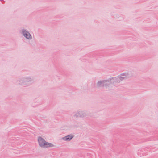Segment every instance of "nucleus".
<instances>
[{
  "label": "nucleus",
  "instance_id": "f257e3e1",
  "mask_svg": "<svg viewBox=\"0 0 158 158\" xmlns=\"http://www.w3.org/2000/svg\"><path fill=\"white\" fill-rule=\"evenodd\" d=\"M18 81L19 84L25 87H27L34 82V79L31 76H25L19 78Z\"/></svg>",
  "mask_w": 158,
  "mask_h": 158
},
{
  "label": "nucleus",
  "instance_id": "f03ea898",
  "mask_svg": "<svg viewBox=\"0 0 158 158\" xmlns=\"http://www.w3.org/2000/svg\"><path fill=\"white\" fill-rule=\"evenodd\" d=\"M38 141L39 145L42 148H48V147H53L54 145L52 143H48L46 141L41 137H38Z\"/></svg>",
  "mask_w": 158,
  "mask_h": 158
},
{
  "label": "nucleus",
  "instance_id": "7ed1b4c3",
  "mask_svg": "<svg viewBox=\"0 0 158 158\" xmlns=\"http://www.w3.org/2000/svg\"><path fill=\"white\" fill-rule=\"evenodd\" d=\"M85 111L83 110L77 111L73 115L74 118H83L86 116Z\"/></svg>",
  "mask_w": 158,
  "mask_h": 158
},
{
  "label": "nucleus",
  "instance_id": "20e7f679",
  "mask_svg": "<svg viewBox=\"0 0 158 158\" xmlns=\"http://www.w3.org/2000/svg\"><path fill=\"white\" fill-rule=\"evenodd\" d=\"M21 33L27 39L31 40L32 36L30 33L26 30L24 29L21 30Z\"/></svg>",
  "mask_w": 158,
  "mask_h": 158
},
{
  "label": "nucleus",
  "instance_id": "39448f33",
  "mask_svg": "<svg viewBox=\"0 0 158 158\" xmlns=\"http://www.w3.org/2000/svg\"><path fill=\"white\" fill-rule=\"evenodd\" d=\"M73 137L74 136L72 134H70L63 137L61 139L64 141H69L71 140Z\"/></svg>",
  "mask_w": 158,
  "mask_h": 158
},
{
  "label": "nucleus",
  "instance_id": "423d86ee",
  "mask_svg": "<svg viewBox=\"0 0 158 158\" xmlns=\"http://www.w3.org/2000/svg\"><path fill=\"white\" fill-rule=\"evenodd\" d=\"M110 79H111L112 83L114 84L115 83H119L120 82L119 76L111 78Z\"/></svg>",
  "mask_w": 158,
  "mask_h": 158
},
{
  "label": "nucleus",
  "instance_id": "0eeeda50",
  "mask_svg": "<svg viewBox=\"0 0 158 158\" xmlns=\"http://www.w3.org/2000/svg\"><path fill=\"white\" fill-rule=\"evenodd\" d=\"M104 86L106 88L111 83H112L111 79L109 78L107 80H104Z\"/></svg>",
  "mask_w": 158,
  "mask_h": 158
},
{
  "label": "nucleus",
  "instance_id": "6e6552de",
  "mask_svg": "<svg viewBox=\"0 0 158 158\" xmlns=\"http://www.w3.org/2000/svg\"><path fill=\"white\" fill-rule=\"evenodd\" d=\"M104 80H100L98 81L96 84V86L98 87H101L104 86Z\"/></svg>",
  "mask_w": 158,
  "mask_h": 158
},
{
  "label": "nucleus",
  "instance_id": "1a4fd4ad",
  "mask_svg": "<svg viewBox=\"0 0 158 158\" xmlns=\"http://www.w3.org/2000/svg\"><path fill=\"white\" fill-rule=\"evenodd\" d=\"M119 76V78H120V81H122L124 79H126L127 78V77L126 76L122 77V76Z\"/></svg>",
  "mask_w": 158,
  "mask_h": 158
},
{
  "label": "nucleus",
  "instance_id": "9d476101",
  "mask_svg": "<svg viewBox=\"0 0 158 158\" xmlns=\"http://www.w3.org/2000/svg\"><path fill=\"white\" fill-rule=\"evenodd\" d=\"M128 73H122L120 75V76H126L127 78L128 77Z\"/></svg>",
  "mask_w": 158,
  "mask_h": 158
}]
</instances>
